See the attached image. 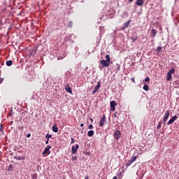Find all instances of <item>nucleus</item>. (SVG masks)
<instances>
[{
	"mask_svg": "<svg viewBox=\"0 0 179 179\" xmlns=\"http://www.w3.org/2000/svg\"><path fill=\"white\" fill-rule=\"evenodd\" d=\"M84 126V124H83V123H82L81 124H80V127H83Z\"/></svg>",
	"mask_w": 179,
	"mask_h": 179,
	"instance_id": "40",
	"label": "nucleus"
},
{
	"mask_svg": "<svg viewBox=\"0 0 179 179\" xmlns=\"http://www.w3.org/2000/svg\"><path fill=\"white\" fill-rule=\"evenodd\" d=\"M15 159H16L17 160H24V157H15Z\"/></svg>",
	"mask_w": 179,
	"mask_h": 179,
	"instance_id": "20",
	"label": "nucleus"
},
{
	"mask_svg": "<svg viewBox=\"0 0 179 179\" xmlns=\"http://www.w3.org/2000/svg\"><path fill=\"white\" fill-rule=\"evenodd\" d=\"M113 179H117V176L113 177Z\"/></svg>",
	"mask_w": 179,
	"mask_h": 179,
	"instance_id": "38",
	"label": "nucleus"
},
{
	"mask_svg": "<svg viewBox=\"0 0 179 179\" xmlns=\"http://www.w3.org/2000/svg\"><path fill=\"white\" fill-rule=\"evenodd\" d=\"M72 159L73 160H76V157H75L74 158L73 157Z\"/></svg>",
	"mask_w": 179,
	"mask_h": 179,
	"instance_id": "37",
	"label": "nucleus"
},
{
	"mask_svg": "<svg viewBox=\"0 0 179 179\" xmlns=\"http://www.w3.org/2000/svg\"><path fill=\"white\" fill-rule=\"evenodd\" d=\"M12 64H13V62H12V60H8L6 62L7 66H12Z\"/></svg>",
	"mask_w": 179,
	"mask_h": 179,
	"instance_id": "17",
	"label": "nucleus"
},
{
	"mask_svg": "<svg viewBox=\"0 0 179 179\" xmlns=\"http://www.w3.org/2000/svg\"><path fill=\"white\" fill-rule=\"evenodd\" d=\"M110 62H111V59L108 55H106V59H102L100 61V64L102 65V68L110 66Z\"/></svg>",
	"mask_w": 179,
	"mask_h": 179,
	"instance_id": "1",
	"label": "nucleus"
},
{
	"mask_svg": "<svg viewBox=\"0 0 179 179\" xmlns=\"http://www.w3.org/2000/svg\"><path fill=\"white\" fill-rule=\"evenodd\" d=\"M178 117L177 115L173 116L171 119L169 120V121L167 122V125H171V124H173L176 120H177Z\"/></svg>",
	"mask_w": 179,
	"mask_h": 179,
	"instance_id": "7",
	"label": "nucleus"
},
{
	"mask_svg": "<svg viewBox=\"0 0 179 179\" xmlns=\"http://www.w3.org/2000/svg\"><path fill=\"white\" fill-rule=\"evenodd\" d=\"M162 50H163V48L162 46H158L157 48V52H160V51H162Z\"/></svg>",
	"mask_w": 179,
	"mask_h": 179,
	"instance_id": "23",
	"label": "nucleus"
},
{
	"mask_svg": "<svg viewBox=\"0 0 179 179\" xmlns=\"http://www.w3.org/2000/svg\"><path fill=\"white\" fill-rule=\"evenodd\" d=\"M46 139L50 140V138H52V135L48 134L45 136Z\"/></svg>",
	"mask_w": 179,
	"mask_h": 179,
	"instance_id": "24",
	"label": "nucleus"
},
{
	"mask_svg": "<svg viewBox=\"0 0 179 179\" xmlns=\"http://www.w3.org/2000/svg\"><path fill=\"white\" fill-rule=\"evenodd\" d=\"M118 176H122V172L119 171Z\"/></svg>",
	"mask_w": 179,
	"mask_h": 179,
	"instance_id": "31",
	"label": "nucleus"
},
{
	"mask_svg": "<svg viewBox=\"0 0 179 179\" xmlns=\"http://www.w3.org/2000/svg\"><path fill=\"white\" fill-rule=\"evenodd\" d=\"M143 90H145V92H148L149 90V85H148V84H145L143 87Z\"/></svg>",
	"mask_w": 179,
	"mask_h": 179,
	"instance_id": "18",
	"label": "nucleus"
},
{
	"mask_svg": "<svg viewBox=\"0 0 179 179\" xmlns=\"http://www.w3.org/2000/svg\"><path fill=\"white\" fill-rule=\"evenodd\" d=\"M65 90H66L68 93H72V90H71V88L69 87V85H66V87H65Z\"/></svg>",
	"mask_w": 179,
	"mask_h": 179,
	"instance_id": "11",
	"label": "nucleus"
},
{
	"mask_svg": "<svg viewBox=\"0 0 179 179\" xmlns=\"http://www.w3.org/2000/svg\"><path fill=\"white\" fill-rule=\"evenodd\" d=\"M71 143H75V140L73 138H71Z\"/></svg>",
	"mask_w": 179,
	"mask_h": 179,
	"instance_id": "34",
	"label": "nucleus"
},
{
	"mask_svg": "<svg viewBox=\"0 0 179 179\" xmlns=\"http://www.w3.org/2000/svg\"><path fill=\"white\" fill-rule=\"evenodd\" d=\"M9 114H10V115H12V113H10Z\"/></svg>",
	"mask_w": 179,
	"mask_h": 179,
	"instance_id": "43",
	"label": "nucleus"
},
{
	"mask_svg": "<svg viewBox=\"0 0 179 179\" xmlns=\"http://www.w3.org/2000/svg\"><path fill=\"white\" fill-rule=\"evenodd\" d=\"M69 27H72V22H70L69 24Z\"/></svg>",
	"mask_w": 179,
	"mask_h": 179,
	"instance_id": "30",
	"label": "nucleus"
},
{
	"mask_svg": "<svg viewBox=\"0 0 179 179\" xmlns=\"http://www.w3.org/2000/svg\"><path fill=\"white\" fill-rule=\"evenodd\" d=\"M114 138L116 140L120 139V138H121V131H120L119 130L115 131L114 134Z\"/></svg>",
	"mask_w": 179,
	"mask_h": 179,
	"instance_id": "3",
	"label": "nucleus"
},
{
	"mask_svg": "<svg viewBox=\"0 0 179 179\" xmlns=\"http://www.w3.org/2000/svg\"><path fill=\"white\" fill-rule=\"evenodd\" d=\"M93 135H94V131L93 130H90L88 132H87V136H93Z\"/></svg>",
	"mask_w": 179,
	"mask_h": 179,
	"instance_id": "15",
	"label": "nucleus"
},
{
	"mask_svg": "<svg viewBox=\"0 0 179 179\" xmlns=\"http://www.w3.org/2000/svg\"><path fill=\"white\" fill-rule=\"evenodd\" d=\"M131 80L133 82V83H135V78H131Z\"/></svg>",
	"mask_w": 179,
	"mask_h": 179,
	"instance_id": "33",
	"label": "nucleus"
},
{
	"mask_svg": "<svg viewBox=\"0 0 179 179\" xmlns=\"http://www.w3.org/2000/svg\"><path fill=\"white\" fill-rule=\"evenodd\" d=\"M85 179H89V177H85Z\"/></svg>",
	"mask_w": 179,
	"mask_h": 179,
	"instance_id": "41",
	"label": "nucleus"
},
{
	"mask_svg": "<svg viewBox=\"0 0 179 179\" xmlns=\"http://www.w3.org/2000/svg\"><path fill=\"white\" fill-rule=\"evenodd\" d=\"M50 140L47 139V141H45V145H48V142Z\"/></svg>",
	"mask_w": 179,
	"mask_h": 179,
	"instance_id": "35",
	"label": "nucleus"
},
{
	"mask_svg": "<svg viewBox=\"0 0 179 179\" xmlns=\"http://www.w3.org/2000/svg\"><path fill=\"white\" fill-rule=\"evenodd\" d=\"M115 106H117V102L115 101H110V110H111V111H115Z\"/></svg>",
	"mask_w": 179,
	"mask_h": 179,
	"instance_id": "4",
	"label": "nucleus"
},
{
	"mask_svg": "<svg viewBox=\"0 0 179 179\" xmlns=\"http://www.w3.org/2000/svg\"><path fill=\"white\" fill-rule=\"evenodd\" d=\"M50 149H51V146L47 145V147L45 148L44 151L43 152V155H50L51 153V151H50Z\"/></svg>",
	"mask_w": 179,
	"mask_h": 179,
	"instance_id": "2",
	"label": "nucleus"
},
{
	"mask_svg": "<svg viewBox=\"0 0 179 179\" xmlns=\"http://www.w3.org/2000/svg\"><path fill=\"white\" fill-rule=\"evenodd\" d=\"M136 4L137 6H142L143 5V0H136Z\"/></svg>",
	"mask_w": 179,
	"mask_h": 179,
	"instance_id": "10",
	"label": "nucleus"
},
{
	"mask_svg": "<svg viewBox=\"0 0 179 179\" xmlns=\"http://www.w3.org/2000/svg\"><path fill=\"white\" fill-rule=\"evenodd\" d=\"M78 149H79V145L76 144V146H72L71 148V152L73 155H75L76 152H78Z\"/></svg>",
	"mask_w": 179,
	"mask_h": 179,
	"instance_id": "5",
	"label": "nucleus"
},
{
	"mask_svg": "<svg viewBox=\"0 0 179 179\" xmlns=\"http://www.w3.org/2000/svg\"><path fill=\"white\" fill-rule=\"evenodd\" d=\"M169 115H170V110H166L164 116V122H166V121H167Z\"/></svg>",
	"mask_w": 179,
	"mask_h": 179,
	"instance_id": "8",
	"label": "nucleus"
},
{
	"mask_svg": "<svg viewBox=\"0 0 179 179\" xmlns=\"http://www.w3.org/2000/svg\"><path fill=\"white\" fill-rule=\"evenodd\" d=\"M30 136H31V134H28L27 135V138H30Z\"/></svg>",
	"mask_w": 179,
	"mask_h": 179,
	"instance_id": "32",
	"label": "nucleus"
},
{
	"mask_svg": "<svg viewBox=\"0 0 179 179\" xmlns=\"http://www.w3.org/2000/svg\"><path fill=\"white\" fill-rule=\"evenodd\" d=\"M151 33H152L151 36H152V38H154L155 36H156V34L157 33V31H156L155 29H152L151 31Z\"/></svg>",
	"mask_w": 179,
	"mask_h": 179,
	"instance_id": "19",
	"label": "nucleus"
},
{
	"mask_svg": "<svg viewBox=\"0 0 179 179\" xmlns=\"http://www.w3.org/2000/svg\"><path fill=\"white\" fill-rule=\"evenodd\" d=\"M171 78H172V76L171 74H170V73H167V75H166V80H171Z\"/></svg>",
	"mask_w": 179,
	"mask_h": 179,
	"instance_id": "16",
	"label": "nucleus"
},
{
	"mask_svg": "<svg viewBox=\"0 0 179 179\" xmlns=\"http://www.w3.org/2000/svg\"><path fill=\"white\" fill-rule=\"evenodd\" d=\"M0 131L2 132V124L0 125Z\"/></svg>",
	"mask_w": 179,
	"mask_h": 179,
	"instance_id": "36",
	"label": "nucleus"
},
{
	"mask_svg": "<svg viewBox=\"0 0 179 179\" xmlns=\"http://www.w3.org/2000/svg\"><path fill=\"white\" fill-rule=\"evenodd\" d=\"M53 132H58V126L57 124H54L52 126Z\"/></svg>",
	"mask_w": 179,
	"mask_h": 179,
	"instance_id": "14",
	"label": "nucleus"
},
{
	"mask_svg": "<svg viewBox=\"0 0 179 179\" xmlns=\"http://www.w3.org/2000/svg\"><path fill=\"white\" fill-rule=\"evenodd\" d=\"M104 122H106V115H103V117L100 120L99 127H103V125H104Z\"/></svg>",
	"mask_w": 179,
	"mask_h": 179,
	"instance_id": "9",
	"label": "nucleus"
},
{
	"mask_svg": "<svg viewBox=\"0 0 179 179\" xmlns=\"http://www.w3.org/2000/svg\"><path fill=\"white\" fill-rule=\"evenodd\" d=\"M100 86H101V83L99 82L97 85L94 87V91L92 92V94H95L96 92L100 89Z\"/></svg>",
	"mask_w": 179,
	"mask_h": 179,
	"instance_id": "6",
	"label": "nucleus"
},
{
	"mask_svg": "<svg viewBox=\"0 0 179 179\" xmlns=\"http://www.w3.org/2000/svg\"><path fill=\"white\" fill-rule=\"evenodd\" d=\"M136 160V157H133L131 159V163H134Z\"/></svg>",
	"mask_w": 179,
	"mask_h": 179,
	"instance_id": "26",
	"label": "nucleus"
},
{
	"mask_svg": "<svg viewBox=\"0 0 179 179\" xmlns=\"http://www.w3.org/2000/svg\"><path fill=\"white\" fill-rule=\"evenodd\" d=\"M134 40V41H135V40H136V39H133Z\"/></svg>",
	"mask_w": 179,
	"mask_h": 179,
	"instance_id": "44",
	"label": "nucleus"
},
{
	"mask_svg": "<svg viewBox=\"0 0 179 179\" xmlns=\"http://www.w3.org/2000/svg\"><path fill=\"white\" fill-rule=\"evenodd\" d=\"M90 120H91L92 122H93V119H90Z\"/></svg>",
	"mask_w": 179,
	"mask_h": 179,
	"instance_id": "42",
	"label": "nucleus"
},
{
	"mask_svg": "<svg viewBox=\"0 0 179 179\" xmlns=\"http://www.w3.org/2000/svg\"><path fill=\"white\" fill-rule=\"evenodd\" d=\"M134 0H129V2H133Z\"/></svg>",
	"mask_w": 179,
	"mask_h": 179,
	"instance_id": "39",
	"label": "nucleus"
},
{
	"mask_svg": "<svg viewBox=\"0 0 179 179\" xmlns=\"http://www.w3.org/2000/svg\"><path fill=\"white\" fill-rule=\"evenodd\" d=\"M157 128V129H160V128H162V122H160L158 124Z\"/></svg>",
	"mask_w": 179,
	"mask_h": 179,
	"instance_id": "25",
	"label": "nucleus"
},
{
	"mask_svg": "<svg viewBox=\"0 0 179 179\" xmlns=\"http://www.w3.org/2000/svg\"><path fill=\"white\" fill-rule=\"evenodd\" d=\"M132 164V162L131 161H128L127 163H126V167H129V166Z\"/></svg>",
	"mask_w": 179,
	"mask_h": 179,
	"instance_id": "22",
	"label": "nucleus"
},
{
	"mask_svg": "<svg viewBox=\"0 0 179 179\" xmlns=\"http://www.w3.org/2000/svg\"><path fill=\"white\" fill-rule=\"evenodd\" d=\"M131 24V20H128L124 25H123V29H127L128 26Z\"/></svg>",
	"mask_w": 179,
	"mask_h": 179,
	"instance_id": "12",
	"label": "nucleus"
},
{
	"mask_svg": "<svg viewBox=\"0 0 179 179\" xmlns=\"http://www.w3.org/2000/svg\"><path fill=\"white\" fill-rule=\"evenodd\" d=\"M116 66H117V71H120V68H121L120 66V64H117Z\"/></svg>",
	"mask_w": 179,
	"mask_h": 179,
	"instance_id": "27",
	"label": "nucleus"
},
{
	"mask_svg": "<svg viewBox=\"0 0 179 179\" xmlns=\"http://www.w3.org/2000/svg\"><path fill=\"white\" fill-rule=\"evenodd\" d=\"M150 82V78L147 77L145 80H143V83L146 85V83H149Z\"/></svg>",
	"mask_w": 179,
	"mask_h": 179,
	"instance_id": "13",
	"label": "nucleus"
},
{
	"mask_svg": "<svg viewBox=\"0 0 179 179\" xmlns=\"http://www.w3.org/2000/svg\"><path fill=\"white\" fill-rule=\"evenodd\" d=\"M88 129H93V124H90L88 127Z\"/></svg>",
	"mask_w": 179,
	"mask_h": 179,
	"instance_id": "28",
	"label": "nucleus"
},
{
	"mask_svg": "<svg viewBox=\"0 0 179 179\" xmlns=\"http://www.w3.org/2000/svg\"><path fill=\"white\" fill-rule=\"evenodd\" d=\"M174 73H175L174 69H171L168 72V73H170L171 75L174 74Z\"/></svg>",
	"mask_w": 179,
	"mask_h": 179,
	"instance_id": "21",
	"label": "nucleus"
},
{
	"mask_svg": "<svg viewBox=\"0 0 179 179\" xmlns=\"http://www.w3.org/2000/svg\"><path fill=\"white\" fill-rule=\"evenodd\" d=\"M32 179H37V176L32 175Z\"/></svg>",
	"mask_w": 179,
	"mask_h": 179,
	"instance_id": "29",
	"label": "nucleus"
}]
</instances>
